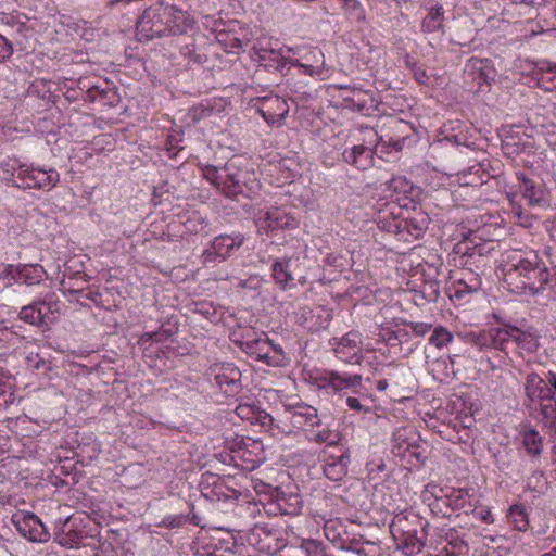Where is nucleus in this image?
<instances>
[{
	"label": "nucleus",
	"mask_w": 556,
	"mask_h": 556,
	"mask_svg": "<svg viewBox=\"0 0 556 556\" xmlns=\"http://www.w3.org/2000/svg\"><path fill=\"white\" fill-rule=\"evenodd\" d=\"M504 281L516 294L536 295L552 282V275L535 251L515 253L503 268Z\"/></svg>",
	"instance_id": "nucleus-1"
},
{
	"label": "nucleus",
	"mask_w": 556,
	"mask_h": 556,
	"mask_svg": "<svg viewBox=\"0 0 556 556\" xmlns=\"http://www.w3.org/2000/svg\"><path fill=\"white\" fill-rule=\"evenodd\" d=\"M194 29V21L176 5L160 1L146 9L137 21L140 41H149L169 35L188 34Z\"/></svg>",
	"instance_id": "nucleus-2"
},
{
	"label": "nucleus",
	"mask_w": 556,
	"mask_h": 556,
	"mask_svg": "<svg viewBox=\"0 0 556 556\" xmlns=\"http://www.w3.org/2000/svg\"><path fill=\"white\" fill-rule=\"evenodd\" d=\"M205 177L228 198H251L260 188L255 172L238 156L231 157L223 167L208 166Z\"/></svg>",
	"instance_id": "nucleus-3"
},
{
	"label": "nucleus",
	"mask_w": 556,
	"mask_h": 556,
	"mask_svg": "<svg viewBox=\"0 0 556 556\" xmlns=\"http://www.w3.org/2000/svg\"><path fill=\"white\" fill-rule=\"evenodd\" d=\"M245 237L241 232L231 235L223 233L216 236L211 247L203 251L201 255L202 263L208 265L216 262L226 261L232 253L239 250L244 243Z\"/></svg>",
	"instance_id": "nucleus-4"
},
{
	"label": "nucleus",
	"mask_w": 556,
	"mask_h": 556,
	"mask_svg": "<svg viewBox=\"0 0 556 556\" xmlns=\"http://www.w3.org/2000/svg\"><path fill=\"white\" fill-rule=\"evenodd\" d=\"M207 376L214 379L215 384L227 396H233L242 389L241 371L232 363L212 364Z\"/></svg>",
	"instance_id": "nucleus-5"
},
{
	"label": "nucleus",
	"mask_w": 556,
	"mask_h": 556,
	"mask_svg": "<svg viewBox=\"0 0 556 556\" xmlns=\"http://www.w3.org/2000/svg\"><path fill=\"white\" fill-rule=\"evenodd\" d=\"M383 143L374 142L370 144L368 140L367 143L364 142L345 148L342 152V160L358 170H366L374 166L375 155L383 154Z\"/></svg>",
	"instance_id": "nucleus-6"
},
{
	"label": "nucleus",
	"mask_w": 556,
	"mask_h": 556,
	"mask_svg": "<svg viewBox=\"0 0 556 556\" xmlns=\"http://www.w3.org/2000/svg\"><path fill=\"white\" fill-rule=\"evenodd\" d=\"M78 88L83 91V101L99 103L102 106H116L119 102L117 88L109 81L101 85L91 84L88 78L78 79Z\"/></svg>",
	"instance_id": "nucleus-7"
},
{
	"label": "nucleus",
	"mask_w": 556,
	"mask_h": 556,
	"mask_svg": "<svg viewBox=\"0 0 556 556\" xmlns=\"http://www.w3.org/2000/svg\"><path fill=\"white\" fill-rule=\"evenodd\" d=\"M12 522L18 533L30 542L46 543L50 540V532L39 517L33 513L15 514Z\"/></svg>",
	"instance_id": "nucleus-8"
},
{
	"label": "nucleus",
	"mask_w": 556,
	"mask_h": 556,
	"mask_svg": "<svg viewBox=\"0 0 556 556\" xmlns=\"http://www.w3.org/2000/svg\"><path fill=\"white\" fill-rule=\"evenodd\" d=\"M254 108L268 124H280L289 112L286 99L277 94H267L251 100Z\"/></svg>",
	"instance_id": "nucleus-9"
},
{
	"label": "nucleus",
	"mask_w": 556,
	"mask_h": 556,
	"mask_svg": "<svg viewBox=\"0 0 556 556\" xmlns=\"http://www.w3.org/2000/svg\"><path fill=\"white\" fill-rule=\"evenodd\" d=\"M258 227L266 231L267 235H270L278 230L296 229L299 227V220L286 208L273 206L266 212L261 213Z\"/></svg>",
	"instance_id": "nucleus-10"
},
{
	"label": "nucleus",
	"mask_w": 556,
	"mask_h": 556,
	"mask_svg": "<svg viewBox=\"0 0 556 556\" xmlns=\"http://www.w3.org/2000/svg\"><path fill=\"white\" fill-rule=\"evenodd\" d=\"M249 545L255 547L260 553L267 555L277 554L282 543L277 536V531L270 529L267 525L256 523L247 534Z\"/></svg>",
	"instance_id": "nucleus-11"
},
{
	"label": "nucleus",
	"mask_w": 556,
	"mask_h": 556,
	"mask_svg": "<svg viewBox=\"0 0 556 556\" xmlns=\"http://www.w3.org/2000/svg\"><path fill=\"white\" fill-rule=\"evenodd\" d=\"M389 528L393 539L397 541L418 529L425 532V529H429L430 525L425 518L413 510H404L393 517Z\"/></svg>",
	"instance_id": "nucleus-12"
},
{
	"label": "nucleus",
	"mask_w": 556,
	"mask_h": 556,
	"mask_svg": "<svg viewBox=\"0 0 556 556\" xmlns=\"http://www.w3.org/2000/svg\"><path fill=\"white\" fill-rule=\"evenodd\" d=\"M324 473L331 481L342 480L349 469L351 462L350 451L346 448L334 447L332 451H324Z\"/></svg>",
	"instance_id": "nucleus-13"
},
{
	"label": "nucleus",
	"mask_w": 556,
	"mask_h": 556,
	"mask_svg": "<svg viewBox=\"0 0 556 556\" xmlns=\"http://www.w3.org/2000/svg\"><path fill=\"white\" fill-rule=\"evenodd\" d=\"M491 250L486 242L476 244L460 242L454 247V253L459 255L460 264L470 270L473 266L477 269L484 266V258Z\"/></svg>",
	"instance_id": "nucleus-14"
},
{
	"label": "nucleus",
	"mask_w": 556,
	"mask_h": 556,
	"mask_svg": "<svg viewBox=\"0 0 556 556\" xmlns=\"http://www.w3.org/2000/svg\"><path fill=\"white\" fill-rule=\"evenodd\" d=\"M442 506H445L451 511L464 510L465 513H468V510L472 508L468 492L460 489L452 490L443 497H435V501L430 505L432 511L438 510L444 517H447L448 514L446 510L442 509Z\"/></svg>",
	"instance_id": "nucleus-15"
},
{
	"label": "nucleus",
	"mask_w": 556,
	"mask_h": 556,
	"mask_svg": "<svg viewBox=\"0 0 556 556\" xmlns=\"http://www.w3.org/2000/svg\"><path fill=\"white\" fill-rule=\"evenodd\" d=\"M295 488L287 485L278 486L275 490L276 505L282 515L296 516L301 513L303 501Z\"/></svg>",
	"instance_id": "nucleus-16"
},
{
	"label": "nucleus",
	"mask_w": 556,
	"mask_h": 556,
	"mask_svg": "<svg viewBox=\"0 0 556 556\" xmlns=\"http://www.w3.org/2000/svg\"><path fill=\"white\" fill-rule=\"evenodd\" d=\"M519 190L530 206H544L546 193L543 184L533 180L523 173H517Z\"/></svg>",
	"instance_id": "nucleus-17"
},
{
	"label": "nucleus",
	"mask_w": 556,
	"mask_h": 556,
	"mask_svg": "<svg viewBox=\"0 0 556 556\" xmlns=\"http://www.w3.org/2000/svg\"><path fill=\"white\" fill-rule=\"evenodd\" d=\"M465 74L471 76L477 84L491 85L495 80L496 71L493 67L492 61L489 59L471 58L465 66Z\"/></svg>",
	"instance_id": "nucleus-18"
},
{
	"label": "nucleus",
	"mask_w": 556,
	"mask_h": 556,
	"mask_svg": "<svg viewBox=\"0 0 556 556\" xmlns=\"http://www.w3.org/2000/svg\"><path fill=\"white\" fill-rule=\"evenodd\" d=\"M340 89L348 92L342 98L345 108L359 113H366L372 108L374 96L371 92L349 86H340Z\"/></svg>",
	"instance_id": "nucleus-19"
},
{
	"label": "nucleus",
	"mask_w": 556,
	"mask_h": 556,
	"mask_svg": "<svg viewBox=\"0 0 556 556\" xmlns=\"http://www.w3.org/2000/svg\"><path fill=\"white\" fill-rule=\"evenodd\" d=\"M525 394L531 403L554 400L552 388H548L545 382V378L541 377L536 372L527 375Z\"/></svg>",
	"instance_id": "nucleus-20"
},
{
	"label": "nucleus",
	"mask_w": 556,
	"mask_h": 556,
	"mask_svg": "<svg viewBox=\"0 0 556 556\" xmlns=\"http://www.w3.org/2000/svg\"><path fill=\"white\" fill-rule=\"evenodd\" d=\"M291 424L296 428L309 430L320 425L317 409L311 405H296L290 409Z\"/></svg>",
	"instance_id": "nucleus-21"
},
{
	"label": "nucleus",
	"mask_w": 556,
	"mask_h": 556,
	"mask_svg": "<svg viewBox=\"0 0 556 556\" xmlns=\"http://www.w3.org/2000/svg\"><path fill=\"white\" fill-rule=\"evenodd\" d=\"M358 336L354 332H349L339 339L333 348L336 356L346 363H359L361 356L358 354Z\"/></svg>",
	"instance_id": "nucleus-22"
},
{
	"label": "nucleus",
	"mask_w": 556,
	"mask_h": 556,
	"mask_svg": "<svg viewBox=\"0 0 556 556\" xmlns=\"http://www.w3.org/2000/svg\"><path fill=\"white\" fill-rule=\"evenodd\" d=\"M33 174L30 175V181H26L25 185H18L17 181L12 180V186L20 189H43V188H52L59 181V173L55 169L42 170L40 168H35Z\"/></svg>",
	"instance_id": "nucleus-23"
},
{
	"label": "nucleus",
	"mask_w": 556,
	"mask_h": 556,
	"mask_svg": "<svg viewBox=\"0 0 556 556\" xmlns=\"http://www.w3.org/2000/svg\"><path fill=\"white\" fill-rule=\"evenodd\" d=\"M243 351L250 356L255 357V359L261 361L269 366H278V357H270V340L265 339H256L252 341H247L243 343Z\"/></svg>",
	"instance_id": "nucleus-24"
},
{
	"label": "nucleus",
	"mask_w": 556,
	"mask_h": 556,
	"mask_svg": "<svg viewBox=\"0 0 556 556\" xmlns=\"http://www.w3.org/2000/svg\"><path fill=\"white\" fill-rule=\"evenodd\" d=\"M513 331V341L517 344V346L528 353H535L539 349V333L533 327H528L527 329H521L517 326H514Z\"/></svg>",
	"instance_id": "nucleus-25"
},
{
	"label": "nucleus",
	"mask_w": 556,
	"mask_h": 556,
	"mask_svg": "<svg viewBox=\"0 0 556 556\" xmlns=\"http://www.w3.org/2000/svg\"><path fill=\"white\" fill-rule=\"evenodd\" d=\"M271 276L276 285L282 290L293 285V275L291 271V258L282 257L274 261L271 265Z\"/></svg>",
	"instance_id": "nucleus-26"
},
{
	"label": "nucleus",
	"mask_w": 556,
	"mask_h": 556,
	"mask_svg": "<svg viewBox=\"0 0 556 556\" xmlns=\"http://www.w3.org/2000/svg\"><path fill=\"white\" fill-rule=\"evenodd\" d=\"M48 311H50V307L45 301L34 302L23 306L18 317L23 321L38 327L43 325Z\"/></svg>",
	"instance_id": "nucleus-27"
},
{
	"label": "nucleus",
	"mask_w": 556,
	"mask_h": 556,
	"mask_svg": "<svg viewBox=\"0 0 556 556\" xmlns=\"http://www.w3.org/2000/svg\"><path fill=\"white\" fill-rule=\"evenodd\" d=\"M445 12L442 5L437 4L428 10V13L422 18L421 31L422 33H444Z\"/></svg>",
	"instance_id": "nucleus-28"
},
{
	"label": "nucleus",
	"mask_w": 556,
	"mask_h": 556,
	"mask_svg": "<svg viewBox=\"0 0 556 556\" xmlns=\"http://www.w3.org/2000/svg\"><path fill=\"white\" fill-rule=\"evenodd\" d=\"M543 437L534 428H530L521 432V444L527 452V455L536 460L541 457L543 452Z\"/></svg>",
	"instance_id": "nucleus-29"
},
{
	"label": "nucleus",
	"mask_w": 556,
	"mask_h": 556,
	"mask_svg": "<svg viewBox=\"0 0 556 556\" xmlns=\"http://www.w3.org/2000/svg\"><path fill=\"white\" fill-rule=\"evenodd\" d=\"M429 535V529L422 530L418 529L415 532L409 533V535L403 536L397 542L401 544V548L404 554L413 555L417 554L421 551V548L426 544V540Z\"/></svg>",
	"instance_id": "nucleus-30"
},
{
	"label": "nucleus",
	"mask_w": 556,
	"mask_h": 556,
	"mask_svg": "<svg viewBox=\"0 0 556 556\" xmlns=\"http://www.w3.org/2000/svg\"><path fill=\"white\" fill-rule=\"evenodd\" d=\"M258 60L265 66L286 74L285 68L288 64V59L285 58L280 51L274 49H261L258 52Z\"/></svg>",
	"instance_id": "nucleus-31"
},
{
	"label": "nucleus",
	"mask_w": 556,
	"mask_h": 556,
	"mask_svg": "<svg viewBox=\"0 0 556 556\" xmlns=\"http://www.w3.org/2000/svg\"><path fill=\"white\" fill-rule=\"evenodd\" d=\"M20 283L35 286L40 283L47 273L40 264H22Z\"/></svg>",
	"instance_id": "nucleus-32"
},
{
	"label": "nucleus",
	"mask_w": 556,
	"mask_h": 556,
	"mask_svg": "<svg viewBox=\"0 0 556 556\" xmlns=\"http://www.w3.org/2000/svg\"><path fill=\"white\" fill-rule=\"evenodd\" d=\"M362 380L363 378L358 374L346 375L332 370L331 390L333 392H341L350 388L361 387Z\"/></svg>",
	"instance_id": "nucleus-33"
},
{
	"label": "nucleus",
	"mask_w": 556,
	"mask_h": 556,
	"mask_svg": "<svg viewBox=\"0 0 556 556\" xmlns=\"http://www.w3.org/2000/svg\"><path fill=\"white\" fill-rule=\"evenodd\" d=\"M507 519L514 529L518 531H527L529 528L528 514L523 505L514 504L510 506Z\"/></svg>",
	"instance_id": "nucleus-34"
},
{
	"label": "nucleus",
	"mask_w": 556,
	"mask_h": 556,
	"mask_svg": "<svg viewBox=\"0 0 556 556\" xmlns=\"http://www.w3.org/2000/svg\"><path fill=\"white\" fill-rule=\"evenodd\" d=\"M467 552L468 546L465 541L454 536V534H451V539L435 556H466Z\"/></svg>",
	"instance_id": "nucleus-35"
},
{
	"label": "nucleus",
	"mask_w": 556,
	"mask_h": 556,
	"mask_svg": "<svg viewBox=\"0 0 556 556\" xmlns=\"http://www.w3.org/2000/svg\"><path fill=\"white\" fill-rule=\"evenodd\" d=\"M308 439L316 443H327V446L324 451H332L334 447H339L338 442L340 441V433L330 429H323L316 433H313V435Z\"/></svg>",
	"instance_id": "nucleus-36"
},
{
	"label": "nucleus",
	"mask_w": 556,
	"mask_h": 556,
	"mask_svg": "<svg viewBox=\"0 0 556 556\" xmlns=\"http://www.w3.org/2000/svg\"><path fill=\"white\" fill-rule=\"evenodd\" d=\"M180 53L184 58L188 59V64H203L207 61V56L197 49L193 42L186 43L180 48Z\"/></svg>",
	"instance_id": "nucleus-37"
},
{
	"label": "nucleus",
	"mask_w": 556,
	"mask_h": 556,
	"mask_svg": "<svg viewBox=\"0 0 556 556\" xmlns=\"http://www.w3.org/2000/svg\"><path fill=\"white\" fill-rule=\"evenodd\" d=\"M453 340V334L444 327H437L429 338V343L438 349H442Z\"/></svg>",
	"instance_id": "nucleus-38"
},
{
	"label": "nucleus",
	"mask_w": 556,
	"mask_h": 556,
	"mask_svg": "<svg viewBox=\"0 0 556 556\" xmlns=\"http://www.w3.org/2000/svg\"><path fill=\"white\" fill-rule=\"evenodd\" d=\"M83 539V534L78 530L68 529V531L64 534H55L54 540L62 546L65 547H75L78 546Z\"/></svg>",
	"instance_id": "nucleus-39"
},
{
	"label": "nucleus",
	"mask_w": 556,
	"mask_h": 556,
	"mask_svg": "<svg viewBox=\"0 0 556 556\" xmlns=\"http://www.w3.org/2000/svg\"><path fill=\"white\" fill-rule=\"evenodd\" d=\"M540 414L544 425L548 428L556 419V399L540 401Z\"/></svg>",
	"instance_id": "nucleus-40"
},
{
	"label": "nucleus",
	"mask_w": 556,
	"mask_h": 556,
	"mask_svg": "<svg viewBox=\"0 0 556 556\" xmlns=\"http://www.w3.org/2000/svg\"><path fill=\"white\" fill-rule=\"evenodd\" d=\"M188 522V516L184 513L176 514V515H168L165 516L162 521L159 523V527H163L166 529H177L182 527L185 523Z\"/></svg>",
	"instance_id": "nucleus-41"
},
{
	"label": "nucleus",
	"mask_w": 556,
	"mask_h": 556,
	"mask_svg": "<svg viewBox=\"0 0 556 556\" xmlns=\"http://www.w3.org/2000/svg\"><path fill=\"white\" fill-rule=\"evenodd\" d=\"M544 472L541 470H534L527 479V488L531 491L542 492L545 486Z\"/></svg>",
	"instance_id": "nucleus-42"
},
{
	"label": "nucleus",
	"mask_w": 556,
	"mask_h": 556,
	"mask_svg": "<svg viewBox=\"0 0 556 556\" xmlns=\"http://www.w3.org/2000/svg\"><path fill=\"white\" fill-rule=\"evenodd\" d=\"M346 13L357 21L365 20V12L358 0H342Z\"/></svg>",
	"instance_id": "nucleus-43"
},
{
	"label": "nucleus",
	"mask_w": 556,
	"mask_h": 556,
	"mask_svg": "<svg viewBox=\"0 0 556 556\" xmlns=\"http://www.w3.org/2000/svg\"><path fill=\"white\" fill-rule=\"evenodd\" d=\"M468 338L470 340V342L476 345L477 348L479 349H490V340H491V336H490V329L489 330H482L478 333H469L468 334Z\"/></svg>",
	"instance_id": "nucleus-44"
},
{
	"label": "nucleus",
	"mask_w": 556,
	"mask_h": 556,
	"mask_svg": "<svg viewBox=\"0 0 556 556\" xmlns=\"http://www.w3.org/2000/svg\"><path fill=\"white\" fill-rule=\"evenodd\" d=\"M311 378L318 389H331L332 370L316 371Z\"/></svg>",
	"instance_id": "nucleus-45"
},
{
	"label": "nucleus",
	"mask_w": 556,
	"mask_h": 556,
	"mask_svg": "<svg viewBox=\"0 0 556 556\" xmlns=\"http://www.w3.org/2000/svg\"><path fill=\"white\" fill-rule=\"evenodd\" d=\"M291 66L298 67L299 72L305 75L314 76L316 74L320 73V70L323 67L324 61H321L320 64H304L301 63L299 60H291L289 61Z\"/></svg>",
	"instance_id": "nucleus-46"
},
{
	"label": "nucleus",
	"mask_w": 556,
	"mask_h": 556,
	"mask_svg": "<svg viewBox=\"0 0 556 556\" xmlns=\"http://www.w3.org/2000/svg\"><path fill=\"white\" fill-rule=\"evenodd\" d=\"M374 142L375 143L380 142V143L384 144L383 153H389V148H392L395 151H400V150H402V147H403V140L389 139V141L386 142L381 137L378 136V134L376 131H370L369 143L371 144Z\"/></svg>",
	"instance_id": "nucleus-47"
},
{
	"label": "nucleus",
	"mask_w": 556,
	"mask_h": 556,
	"mask_svg": "<svg viewBox=\"0 0 556 556\" xmlns=\"http://www.w3.org/2000/svg\"><path fill=\"white\" fill-rule=\"evenodd\" d=\"M384 185L388 190H392L394 192H406L409 188L408 181L402 176L392 177L391 179L386 180Z\"/></svg>",
	"instance_id": "nucleus-48"
},
{
	"label": "nucleus",
	"mask_w": 556,
	"mask_h": 556,
	"mask_svg": "<svg viewBox=\"0 0 556 556\" xmlns=\"http://www.w3.org/2000/svg\"><path fill=\"white\" fill-rule=\"evenodd\" d=\"M514 328L513 325H504V327L502 328H496V336L500 338L501 340V343H502V346H503V351L506 350V345L509 341H513V331L511 329Z\"/></svg>",
	"instance_id": "nucleus-49"
},
{
	"label": "nucleus",
	"mask_w": 556,
	"mask_h": 556,
	"mask_svg": "<svg viewBox=\"0 0 556 556\" xmlns=\"http://www.w3.org/2000/svg\"><path fill=\"white\" fill-rule=\"evenodd\" d=\"M12 168L13 170H16V177L21 181L17 182L18 185H25L26 181H30L31 172L35 170V167H29L25 164H20L17 168L14 166Z\"/></svg>",
	"instance_id": "nucleus-50"
},
{
	"label": "nucleus",
	"mask_w": 556,
	"mask_h": 556,
	"mask_svg": "<svg viewBox=\"0 0 556 556\" xmlns=\"http://www.w3.org/2000/svg\"><path fill=\"white\" fill-rule=\"evenodd\" d=\"M21 267H22V264H17V265H13V264H8L4 266V269L2 271V277H8L12 280H14L15 282H20V278H21Z\"/></svg>",
	"instance_id": "nucleus-51"
},
{
	"label": "nucleus",
	"mask_w": 556,
	"mask_h": 556,
	"mask_svg": "<svg viewBox=\"0 0 556 556\" xmlns=\"http://www.w3.org/2000/svg\"><path fill=\"white\" fill-rule=\"evenodd\" d=\"M381 546L374 541L364 540V556H381Z\"/></svg>",
	"instance_id": "nucleus-52"
},
{
	"label": "nucleus",
	"mask_w": 556,
	"mask_h": 556,
	"mask_svg": "<svg viewBox=\"0 0 556 556\" xmlns=\"http://www.w3.org/2000/svg\"><path fill=\"white\" fill-rule=\"evenodd\" d=\"M1 58L5 62L13 54V45L4 36L0 35Z\"/></svg>",
	"instance_id": "nucleus-53"
},
{
	"label": "nucleus",
	"mask_w": 556,
	"mask_h": 556,
	"mask_svg": "<svg viewBox=\"0 0 556 556\" xmlns=\"http://www.w3.org/2000/svg\"><path fill=\"white\" fill-rule=\"evenodd\" d=\"M64 97L68 102H75L78 100H83V91L78 88V81L76 83V87H67Z\"/></svg>",
	"instance_id": "nucleus-54"
},
{
	"label": "nucleus",
	"mask_w": 556,
	"mask_h": 556,
	"mask_svg": "<svg viewBox=\"0 0 556 556\" xmlns=\"http://www.w3.org/2000/svg\"><path fill=\"white\" fill-rule=\"evenodd\" d=\"M256 409L250 405H239L236 412L240 418L249 420L255 418Z\"/></svg>",
	"instance_id": "nucleus-55"
},
{
	"label": "nucleus",
	"mask_w": 556,
	"mask_h": 556,
	"mask_svg": "<svg viewBox=\"0 0 556 556\" xmlns=\"http://www.w3.org/2000/svg\"><path fill=\"white\" fill-rule=\"evenodd\" d=\"M255 419L263 426V427H271L274 424V418L271 415L266 413L265 410L256 409Z\"/></svg>",
	"instance_id": "nucleus-56"
},
{
	"label": "nucleus",
	"mask_w": 556,
	"mask_h": 556,
	"mask_svg": "<svg viewBox=\"0 0 556 556\" xmlns=\"http://www.w3.org/2000/svg\"><path fill=\"white\" fill-rule=\"evenodd\" d=\"M412 73L414 75V78L416 79V81H418L419 84L421 85H427L428 81H429V76L427 75V72L426 70L417 66V65H414L413 68H412Z\"/></svg>",
	"instance_id": "nucleus-57"
},
{
	"label": "nucleus",
	"mask_w": 556,
	"mask_h": 556,
	"mask_svg": "<svg viewBox=\"0 0 556 556\" xmlns=\"http://www.w3.org/2000/svg\"><path fill=\"white\" fill-rule=\"evenodd\" d=\"M412 331L419 337L425 336L431 329V325L426 323H410Z\"/></svg>",
	"instance_id": "nucleus-58"
},
{
	"label": "nucleus",
	"mask_w": 556,
	"mask_h": 556,
	"mask_svg": "<svg viewBox=\"0 0 556 556\" xmlns=\"http://www.w3.org/2000/svg\"><path fill=\"white\" fill-rule=\"evenodd\" d=\"M346 404L350 407V409L357 410V412H364V413H368L369 412V408H367L364 405H362L359 400L356 399V397L349 396L346 399Z\"/></svg>",
	"instance_id": "nucleus-59"
},
{
	"label": "nucleus",
	"mask_w": 556,
	"mask_h": 556,
	"mask_svg": "<svg viewBox=\"0 0 556 556\" xmlns=\"http://www.w3.org/2000/svg\"><path fill=\"white\" fill-rule=\"evenodd\" d=\"M269 356L279 358L278 366L282 365V363L285 361L282 348L280 345L274 344L271 341H270Z\"/></svg>",
	"instance_id": "nucleus-60"
},
{
	"label": "nucleus",
	"mask_w": 556,
	"mask_h": 556,
	"mask_svg": "<svg viewBox=\"0 0 556 556\" xmlns=\"http://www.w3.org/2000/svg\"><path fill=\"white\" fill-rule=\"evenodd\" d=\"M189 511L186 514L188 516V522L194 526H201V518L193 511L194 505L192 503H187Z\"/></svg>",
	"instance_id": "nucleus-61"
},
{
	"label": "nucleus",
	"mask_w": 556,
	"mask_h": 556,
	"mask_svg": "<svg viewBox=\"0 0 556 556\" xmlns=\"http://www.w3.org/2000/svg\"><path fill=\"white\" fill-rule=\"evenodd\" d=\"M363 540V538L349 540L342 544V549L355 553V549L359 546Z\"/></svg>",
	"instance_id": "nucleus-62"
},
{
	"label": "nucleus",
	"mask_w": 556,
	"mask_h": 556,
	"mask_svg": "<svg viewBox=\"0 0 556 556\" xmlns=\"http://www.w3.org/2000/svg\"><path fill=\"white\" fill-rule=\"evenodd\" d=\"M490 336H491L490 348H493V349L498 350V351H503V346H502L501 340L496 336V328H491L490 329Z\"/></svg>",
	"instance_id": "nucleus-63"
},
{
	"label": "nucleus",
	"mask_w": 556,
	"mask_h": 556,
	"mask_svg": "<svg viewBox=\"0 0 556 556\" xmlns=\"http://www.w3.org/2000/svg\"><path fill=\"white\" fill-rule=\"evenodd\" d=\"M545 382L548 388H552L553 395L556 393V372L548 371L544 376Z\"/></svg>",
	"instance_id": "nucleus-64"
}]
</instances>
